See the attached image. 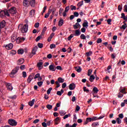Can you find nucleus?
I'll return each mask as SVG.
<instances>
[{
    "label": "nucleus",
    "mask_w": 127,
    "mask_h": 127,
    "mask_svg": "<svg viewBox=\"0 0 127 127\" xmlns=\"http://www.w3.org/2000/svg\"><path fill=\"white\" fill-rule=\"evenodd\" d=\"M70 9H71V10H76V7L71 5H70Z\"/></svg>",
    "instance_id": "49530a36"
},
{
    "label": "nucleus",
    "mask_w": 127,
    "mask_h": 127,
    "mask_svg": "<svg viewBox=\"0 0 127 127\" xmlns=\"http://www.w3.org/2000/svg\"><path fill=\"white\" fill-rule=\"evenodd\" d=\"M92 72H93V70L89 69L88 72V76H91L92 75Z\"/></svg>",
    "instance_id": "4c0bfd02"
},
{
    "label": "nucleus",
    "mask_w": 127,
    "mask_h": 127,
    "mask_svg": "<svg viewBox=\"0 0 127 127\" xmlns=\"http://www.w3.org/2000/svg\"><path fill=\"white\" fill-rule=\"evenodd\" d=\"M12 47H13V45H12V44L11 43H10L5 46L6 49H7L8 50H10V49H12Z\"/></svg>",
    "instance_id": "9b49d317"
},
{
    "label": "nucleus",
    "mask_w": 127,
    "mask_h": 127,
    "mask_svg": "<svg viewBox=\"0 0 127 127\" xmlns=\"http://www.w3.org/2000/svg\"><path fill=\"white\" fill-rule=\"evenodd\" d=\"M42 125L44 127H47V124H46L45 122L42 123Z\"/></svg>",
    "instance_id": "680f3d73"
},
{
    "label": "nucleus",
    "mask_w": 127,
    "mask_h": 127,
    "mask_svg": "<svg viewBox=\"0 0 127 127\" xmlns=\"http://www.w3.org/2000/svg\"><path fill=\"white\" fill-rule=\"evenodd\" d=\"M38 46L39 48H42L43 47V44L39 43L38 44Z\"/></svg>",
    "instance_id": "a18cd8bd"
},
{
    "label": "nucleus",
    "mask_w": 127,
    "mask_h": 127,
    "mask_svg": "<svg viewBox=\"0 0 127 127\" xmlns=\"http://www.w3.org/2000/svg\"><path fill=\"white\" fill-rule=\"evenodd\" d=\"M10 99H12V100L14 99H16V95H14V96H11L9 97Z\"/></svg>",
    "instance_id": "052dcab7"
},
{
    "label": "nucleus",
    "mask_w": 127,
    "mask_h": 127,
    "mask_svg": "<svg viewBox=\"0 0 127 127\" xmlns=\"http://www.w3.org/2000/svg\"><path fill=\"white\" fill-rule=\"evenodd\" d=\"M75 88L76 85L74 83H71L69 85V90H74Z\"/></svg>",
    "instance_id": "6e6552de"
},
{
    "label": "nucleus",
    "mask_w": 127,
    "mask_h": 127,
    "mask_svg": "<svg viewBox=\"0 0 127 127\" xmlns=\"http://www.w3.org/2000/svg\"><path fill=\"white\" fill-rule=\"evenodd\" d=\"M20 69H21V70H24V69H25V65H21L20 67Z\"/></svg>",
    "instance_id": "5fc2aeb1"
},
{
    "label": "nucleus",
    "mask_w": 127,
    "mask_h": 127,
    "mask_svg": "<svg viewBox=\"0 0 127 127\" xmlns=\"http://www.w3.org/2000/svg\"><path fill=\"white\" fill-rule=\"evenodd\" d=\"M41 38H42V35L41 34L40 36H39L36 38V42H37V41H39V40H40V39H41Z\"/></svg>",
    "instance_id": "2f4dec72"
},
{
    "label": "nucleus",
    "mask_w": 127,
    "mask_h": 127,
    "mask_svg": "<svg viewBox=\"0 0 127 127\" xmlns=\"http://www.w3.org/2000/svg\"><path fill=\"white\" fill-rule=\"evenodd\" d=\"M92 122H94V121H97L98 120V117H94L92 118Z\"/></svg>",
    "instance_id": "0e129e2a"
},
{
    "label": "nucleus",
    "mask_w": 127,
    "mask_h": 127,
    "mask_svg": "<svg viewBox=\"0 0 127 127\" xmlns=\"http://www.w3.org/2000/svg\"><path fill=\"white\" fill-rule=\"evenodd\" d=\"M111 22H112V19H108L107 20L108 24H109L110 25H111V24H112V23Z\"/></svg>",
    "instance_id": "864d4df0"
},
{
    "label": "nucleus",
    "mask_w": 127,
    "mask_h": 127,
    "mask_svg": "<svg viewBox=\"0 0 127 127\" xmlns=\"http://www.w3.org/2000/svg\"><path fill=\"white\" fill-rule=\"evenodd\" d=\"M17 63L18 65H21V64H23V63H24V59H20L17 62Z\"/></svg>",
    "instance_id": "f8f14e48"
},
{
    "label": "nucleus",
    "mask_w": 127,
    "mask_h": 127,
    "mask_svg": "<svg viewBox=\"0 0 127 127\" xmlns=\"http://www.w3.org/2000/svg\"><path fill=\"white\" fill-rule=\"evenodd\" d=\"M33 79V75H30L27 80V83L29 84L32 81V79Z\"/></svg>",
    "instance_id": "2eb2a0df"
},
{
    "label": "nucleus",
    "mask_w": 127,
    "mask_h": 127,
    "mask_svg": "<svg viewBox=\"0 0 127 127\" xmlns=\"http://www.w3.org/2000/svg\"><path fill=\"white\" fill-rule=\"evenodd\" d=\"M11 40L12 42H14V41H16L17 43H19V42H21L20 41V38L18 37L17 39L16 38V36L14 35H12L11 37Z\"/></svg>",
    "instance_id": "20e7f679"
},
{
    "label": "nucleus",
    "mask_w": 127,
    "mask_h": 127,
    "mask_svg": "<svg viewBox=\"0 0 127 127\" xmlns=\"http://www.w3.org/2000/svg\"><path fill=\"white\" fill-rule=\"evenodd\" d=\"M58 81L59 83H64V79L62 78V77H59L58 78Z\"/></svg>",
    "instance_id": "bb28decb"
},
{
    "label": "nucleus",
    "mask_w": 127,
    "mask_h": 127,
    "mask_svg": "<svg viewBox=\"0 0 127 127\" xmlns=\"http://www.w3.org/2000/svg\"><path fill=\"white\" fill-rule=\"evenodd\" d=\"M6 87L8 91H11L12 90V86H11V84L10 83H7Z\"/></svg>",
    "instance_id": "9d476101"
},
{
    "label": "nucleus",
    "mask_w": 127,
    "mask_h": 127,
    "mask_svg": "<svg viewBox=\"0 0 127 127\" xmlns=\"http://www.w3.org/2000/svg\"><path fill=\"white\" fill-rule=\"evenodd\" d=\"M49 69L50 71H52L53 72H54L56 70V68H55V66H54V64H53L49 66Z\"/></svg>",
    "instance_id": "0eeeda50"
},
{
    "label": "nucleus",
    "mask_w": 127,
    "mask_h": 127,
    "mask_svg": "<svg viewBox=\"0 0 127 127\" xmlns=\"http://www.w3.org/2000/svg\"><path fill=\"white\" fill-rule=\"evenodd\" d=\"M98 126H99V123L98 122H94L92 124L93 127H98Z\"/></svg>",
    "instance_id": "7c9ffc66"
},
{
    "label": "nucleus",
    "mask_w": 127,
    "mask_h": 127,
    "mask_svg": "<svg viewBox=\"0 0 127 127\" xmlns=\"http://www.w3.org/2000/svg\"><path fill=\"white\" fill-rule=\"evenodd\" d=\"M29 4H31V6L34 7L35 6V0H31L29 1Z\"/></svg>",
    "instance_id": "aec40b11"
},
{
    "label": "nucleus",
    "mask_w": 127,
    "mask_h": 127,
    "mask_svg": "<svg viewBox=\"0 0 127 127\" xmlns=\"http://www.w3.org/2000/svg\"><path fill=\"white\" fill-rule=\"evenodd\" d=\"M35 13V10L32 9L30 11V14L31 16H33Z\"/></svg>",
    "instance_id": "cd10ccee"
},
{
    "label": "nucleus",
    "mask_w": 127,
    "mask_h": 127,
    "mask_svg": "<svg viewBox=\"0 0 127 127\" xmlns=\"http://www.w3.org/2000/svg\"><path fill=\"white\" fill-rule=\"evenodd\" d=\"M40 77V73H37L34 78V79H37V78H39Z\"/></svg>",
    "instance_id": "de8ad7c7"
},
{
    "label": "nucleus",
    "mask_w": 127,
    "mask_h": 127,
    "mask_svg": "<svg viewBox=\"0 0 127 127\" xmlns=\"http://www.w3.org/2000/svg\"><path fill=\"white\" fill-rule=\"evenodd\" d=\"M55 11H56V8H54L52 10V15H54V14H55Z\"/></svg>",
    "instance_id": "13d9d810"
},
{
    "label": "nucleus",
    "mask_w": 127,
    "mask_h": 127,
    "mask_svg": "<svg viewBox=\"0 0 127 127\" xmlns=\"http://www.w3.org/2000/svg\"><path fill=\"white\" fill-rule=\"evenodd\" d=\"M81 34V32H80V30H75V36H79Z\"/></svg>",
    "instance_id": "4be33fe9"
},
{
    "label": "nucleus",
    "mask_w": 127,
    "mask_h": 127,
    "mask_svg": "<svg viewBox=\"0 0 127 127\" xmlns=\"http://www.w3.org/2000/svg\"><path fill=\"white\" fill-rule=\"evenodd\" d=\"M124 11H125V12H127V5H125L124 7Z\"/></svg>",
    "instance_id": "69168bd1"
},
{
    "label": "nucleus",
    "mask_w": 127,
    "mask_h": 127,
    "mask_svg": "<svg viewBox=\"0 0 127 127\" xmlns=\"http://www.w3.org/2000/svg\"><path fill=\"white\" fill-rule=\"evenodd\" d=\"M29 1L27 0H24L23 1V5H24V6H28V5H29Z\"/></svg>",
    "instance_id": "4468645a"
},
{
    "label": "nucleus",
    "mask_w": 127,
    "mask_h": 127,
    "mask_svg": "<svg viewBox=\"0 0 127 127\" xmlns=\"http://www.w3.org/2000/svg\"><path fill=\"white\" fill-rule=\"evenodd\" d=\"M92 54H93V52H92V51H89V52L86 53V55L88 57L91 56Z\"/></svg>",
    "instance_id": "f704fd0d"
},
{
    "label": "nucleus",
    "mask_w": 127,
    "mask_h": 127,
    "mask_svg": "<svg viewBox=\"0 0 127 127\" xmlns=\"http://www.w3.org/2000/svg\"><path fill=\"white\" fill-rule=\"evenodd\" d=\"M119 91H120V93H122V94H126L125 88H124L122 89V87H121L120 89H119Z\"/></svg>",
    "instance_id": "a878e982"
},
{
    "label": "nucleus",
    "mask_w": 127,
    "mask_h": 127,
    "mask_svg": "<svg viewBox=\"0 0 127 127\" xmlns=\"http://www.w3.org/2000/svg\"><path fill=\"white\" fill-rule=\"evenodd\" d=\"M73 14H74V16H75L76 17H78V16H79V13H78V12H74Z\"/></svg>",
    "instance_id": "4d7b16f0"
},
{
    "label": "nucleus",
    "mask_w": 127,
    "mask_h": 127,
    "mask_svg": "<svg viewBox=\"0 0 127 127\" xmlns=\"http://www.w3.org/2000/svg\"><path fill=\"white\" fill-rule=\"evenodd\" d=\"M43 84V82L42 81H39L37 82V85L39 86V87H41L42 85Z\"/></svg>",
    "instance_id": "37998d69"
},
{
    "label": "nucleus",
    "mask_w": 127,
    "mask_h": 127,
    "mask_svg": "<svg viewBox=\"0 0 127 127\" xmlns=\"http://www.w3.org/2000/svg\"><path fill=\"white\" fill-rule=\"evenodd\" d=\"M64 22V21L63 20V19H61L59 21V26H62V25H63Z\"/></svg>",
    "instance_id": "b1692460"
},
{
    "label": "nucleus",
    "mask_w": 127,
    "mask_h": 127,
    "mask_svg": "<svg viewBox=\"0 0 127 127\" xmlns=\"http://www.w3.org/2000/svg\"><path fill=\"white\" fill-rule=\"evenodd\" d=\"M60 114L61 115V116H64L66 115V113H65V111L62 110L60 111Z\"/></svg>",
    "instance_id": "72a5a7b5"
},
{
    "label": "nucleus",
    "mask_w": 127,
    "mask_h": 127,
    "mask_svg": "<svg viewBox=\"0 0 127 127\" xmlns=\"http://www.w3.org/2000/svg\"><path fill=\"white\" fill-rule=\"evenodd\" d=\"M34 102H35V99H33L31 101L29 102V105L30 107H32L34 105Z\"/></svg>",
    "instance_id": "5701e85b"
},
{
    "label": "nucleus",
    "mask_w": 127,
    "mask_h": 127,
    "mask_svg": "<svg viewBox=\"0 0 127 127\" xmlns=\"http://www.w3.org/2000/svg\"><path fill=\"white\" fill-rule=\"evenodd\" d=\"M43 63L40 62L38 63L37 64V67H38L39 70H41L43 68Z\"/></svg>",
    "instance_id": "1a4fd4ad"
},
{
    "label": "nucleus",
    "mask_w": 127,
    "mask_h": 127,
    "mask_svg": "<svg viewBox=\"0 0 127 127\" xmlns=\"http://www.w3.org/2000/svg\"><path fill=\"white\" fill-rule=\"evenodd\" d=\"M47 30V28L46 27H44L43 29L42 32L41 33V35H44V33H45V31Z\"/></svg>",
    "instance_id": "c756f323"
},
{
    "label": "nucleus",
    "mask_w": 127,
    "mask_h": 127,
    "mask_svg": "<svg viewBox=\"0 0 127 127\" xmlns=\"http://www.w3.org/2000/svg\"><path fill=\"white\" fill-rule=\"evenodd\" d=\"M9 13L8 10L5 9L0 11V17H6V16H9Z\"/></svg>",
    "instance_id": "f03ea898"
},
{
    "label": "nucleus",
    "mask_w": 127,
    "mask_h": 127,
    "mask_svg": "<svg viewBox=\"0 0 127 127\" xmlns=\"http://www.w3.org/2000/svg\"><path fill=\"white\" fill-rule=\"evenodd\" d=\"M38 49V47L37 46H35L33 48L32 53L33 54V55H35L36 54V52L37 51V50Z\"/></svg>",
    "instance_id": "ddd939ff"
},
{
    "label": "nucleus",
    "mask_w": 127,
    "mask_h": 127,
    "mask_svg": "<svg viewBox=\"0 0 127 127\" xmlns=\"http://www.w3.org/2000/svg\"><path fill=\"white\" fill-rule=\"evenodd\" d=\"M80 26V25L79 23H76L75 24L73 25V28L74 29H78Z\"/></svg>",
    "instance_id": "f3484780"
},
{
    "label": "nucleus",
    "mask_w": 127,
    "mask_h": 127,
    "mask_svg": "<svg viewBox=\"0 0 127 127\" xmlns=\"http://www.w3.org/2000/svg\"><path fill=\"white\" fill-rule=\"evenodd\" d=\"M80 38H81V39L85 40V39H86V36H85V35H84V34H82L80 35Z\"/></svg>",
    "instance_id": "58836bf2"
},
{
    "label": "nucleus",
    "mask_w": 127,
    "mask_h": 127,
    "mask_svg": "<svg viewBox=\"0 0 127 127\" xmlns=\"http://www.w3.org/2000/svg\"><path fill=\"white\" fill-rule=\"evenodd\" d=\"M57 95H58V96H62V92H61V91H58L57 92Z\"/></svg>",
    "instance_id": "e2e57ef3"
},
{
    "label": "nucleus",
    "mask_w": 127,
    "mask_h": 127,
    "mask_svg": "<svg viewBox=\"0 0 127 127\" xmlns=\"http://www.w3.org/2000/svg\"><path fill=\"white\" fill-rule=\"evenodd\" d=\"M72 37H74V34H71L70 36L67 38L68 40L70 41L72 39Z\"/></svg>",
    "instance_id": "e433bc0d"
},
{
    "label": "nucleus",
    "mask_w": 127,
    "mask_h": 127,
    "mask_svg": "<svg viewBox=\"0 0 127 127\" xmlns=\"http://www.w3.org/2000/svg\"><path fill=\"white\" fill-rule=\"evenodd\" d=\"M88 24V21H87V20H84V22L82 24V26L83 27H86L87 28V27L89 26Z\"/></svg>",
    "instance_id": "a211bd4d"
},
{
    "label": "nucleus",
    "mask_w": 127,
    "mask_h": 127,
    "mask_svg": "<svg viewBox=\"0 0 127 127\" xmlns=\"http://www.w3.org/2000/svg\"><path fill=\"white\" fill-rule=\"evenodd\" d=\"M116 122H117V124H118V125H120V124H122V120L120 118H117L116 119Z\"/></svg>",
    "instance_id": "c85d7f7f"
},
{
    "label": "nucleus",
    "mask_w": 127,
    "mask_h": 127,
    "mask_svg": "<svg viewBox=\"0 0 127 127\" xmlns=\"http://www.w3.org/2000/svg\"><path fill=\"white\" fill-rule=\"evenodd\" d=\"M56 84L57 85L56 88H59V87H60V83H59V81H56Z\"/></svg>",
    "instance_id": "6e6d98bb"
},
{
    "label": "nucleus",
    "mask_w": 127,
    "mask_h": 127,
    "mask_svg": "<svg viewBox=\"0 0 127 127\" xmlns=\"http://www.w3.org/2000/svg\"><path fill=\"white\" fill-rule=\"evenodd\" d=\"M51 91H52V87H50L49 88V90H47V93L48 95H49L50 93H51Z\"/></svg>",
    "instance_id": "79ce46f5"
},
{
    "label": "nucleus",
    "mask_w": 127,
    "mask_h": 127,
    "mask_svg": "<svg viewBox=\"0 0 127 127\" xmlns=\"http://www.w3.org/2000/svg\"><path fill=\"white\" fill-rule=\"evenodd\" d=\"M94 80H95V76H94V75H90L89 77V81L92 82H94Z\"/></svg>",
    "instance_id": "412c9836"
},
{
    "label": "nucleus",
    "mask_w": 127,
    "mask_h": 127,
    "mask_svg": "<svg viewBox=\"0 0 127 127\" xmlns=\"http://www.w3.org/2000/svg\"><path fill=\"white\" fill-rule=\"evenodd\" d=\"M24 51H23V49H20L18 50V54H23Z\"/></svg>",
    "instance_id": "473e14b6"
},
{
    "label": "nucleus",
    "mask_w": 127,
    "mask_h": 127,
    "mask_svg": "<svg viewBox=\"0 0 127 127\" xmlns=\"http://www.w3.org/2000/svg\"><path fill=\"white\" fill-rule=\"evenodd\" d=\"M47 108L48 109V110H52V105L48 104L47 105Z\"/></svg>",
    "instance_id": "c03bdc74"
},
{
    "label": "nucleus",
    "mask_w": 127,
    "mask_h": 127,
    "mask_svg": "<svg viewBox=\"0 0 127 127\" xmlns=\"http://www.w3.org/2000/svg\"><path fill=\"white\" fill-rule=\"evenodd\" d=\"M56 47V45L54 44H52L50 46V48H51V49H53V48H55Z\"/></svg>",
    "instance_id": "c9c22d12"
},
{
    "label": "nucleus",
    "mask_w": 127,
    "mask_h": 127,
    "mask_svg": "<svg viewBox=\"0 0 127 127\" xmlns=\"http://www.w3.org/2000/svg\"><path fill=\"white\" fill-rule=\"evenodd\" d=\"M93 94H98V92H99V89L98 88L94 87L93 89Z\"/></svg>",
    "instance_id": "6ab92c4d"
},
{
    "label": "nucleus",
    "mask_w": 127,
    "mask_h": 127,
    "mask_svg": "<svg viewBox=\"0 0 127 127\" xmlns=\"http://www.w3.org/2000/svg\"><path fill=\"white\" fill-rule=\"evenodd\" d=\"M60 120V118L59 117H57L56 118L55 120H54V122H59V120Z\"/></svg>",
    "instance_id": "774afa93"
},
{
    "label": "nucleus",
    "mask_w": 127,
    "mask_h": 127,
    "mask_svg": "<svg viewBox=\"0 0 127 127\" xmlns=\"http://www.w3.org/2000/svg\"><path fill=\"white\" fill-rule=\"evenodd\" d=\"M66 86H67V84L66 83V82L62 84V88H63V89H65V88H66Z\"/></svg>",
    "instance_id": "603ef678"
},
{
    "label": "nucleus",
    "mask_w": 127,
    "mask_h": 127,
    "mask_svg": "<svg viewBox=\"0 0 127 127\" xmlns=\"http://www.w3.org/2000/svg\"><path fill=\"white\" fill-rule=\"evenodd\" d=\"M19 27H21L20 30L22 33H25L27 32V30H28V25L27 24H25L23 26V24H20L19 25L18 28H19Z\"/></svg>",
    "instance_id": "f257e3e1"
},
{
    "label": "nucleus",
    "mask_w": 127,
    "mask_h": 127,
    "mask_svg": "<svg viewBox=\"0 0 127 127\" xmlns=\"http://www.w3.org/2000/svg\"><path fill=\"white\" fill-rule=\"evenodd\" d=\"M8 123L10 126H12V127H15V126L17 125V122H16L15 120L12 119L9 120Z\"/></svg>",
    "instance_id": "423d86ee"
},
{
    "label": "nucleus",
    "mask_w": 127,
    "mask_h": 127,
    "mask_svg": "<svg viewBox=\"0 0 127 127\" xmlns=\"http://www.w3.org/2000/svg\"><path fill=\"white\" fill-rule=\"evenodd\" d=\"M118 117L119 119H124V114L123 113H121L119 115Z\"/></svg>",
    "instance_id": "8fccbe9b"
},
{
    "label": "nucleus",
    "mask_w": 127,
    "mask_h": 127,
    "mask_svg": "<svg viewBox=\"0 0 127 127\" xmlns=\"http://www.w3.org/2000/svg\"><path fill=\"white\" fill-rule=\"evenodd\" d=\"M7 10L8 13H11V14H15L16 13V8L15 7H12L10 9Z\"/></svg>",
    "instance_id": "39448f33"
},
{
    "label": "nucleus",
    "mask_w": 127,
    "mask_h": 127,
    "mask_svg": "<svg viewBox=\"0 0 127 127\" xmlns=\"http://www.w3.org/2000/svg\"><path fill=\"white\" fill-rule=\"evenodd\" d=\"M126 21H124L123 23H124V25H122V26L120 28L121 29H126L127 28V23H125Z\"/></svg>",
    "instance_id": "393cba45"
},
{
    "label": "nucleus",
    "mask_w": 127,
    "mask_h": 127,
    "mask_svg": "<svg viewBox=\"0 0 127 127\" xmlns=\"http://www.w3.org/2000/svg\"><path fill=\"white\" fill-rule=\"evenodd\" d=\"M68 117H71V114H67V115H65L63 119H64V120H65V119H67Z\"/></svg>",
    "instance_id": "a19ab883"
},
{
    "label": "nucleus",
    "mask_w": 127,
    "mask_h": 127,
    "mask_svg": "<svg viewBox=\"0 0 127 127\" xmlns=\"http://www.w3.org/2000/svg\"><path fill=\"white\" fill-rule=\"evenodd\" d=\"M18 70H19V66H16L12 70L11 72L10 73L11 78H13L14 77V75L17 73Z\"/></svg>",
    "instance_id": "7ed1b4c3"
},
{
    "label": "nucleus",
    "mask_w": 127,
    "mask_h": 127,
    "mask_svg": "<svg viewBox=\"0 0 127 127\" xmlns=\"http://www.w3.org/2000/svg\"><path fill=\"white\" fill-rule=\"evenodd\" d=\"M97 43H101L102 42V39L99 38L97 39Z\"/></svg>",
    "instance_id": "338daca9"
},
{
    "label": "nucleus",
    "mask_w": 127,
    "mask_h": 127,
    "mask_svg": "<svg viewBox=\"0 0 127 127\" xmlns=\"http://www.w3.org/2000/svg\"><path fill=\"white\" fill-rule=\"evenodd\" d=\"M74 69L75 71H77L78 73H80L82 71V68L81 66H75Z\"/></svg>",
    "instance_id": "dca6fc26"
},
{
    "label": "nucleus",
    "mask_w": 127,
    "mask_h": 127,
    "mask_svg": "<svg viewBox=\"0 0 127 127\" xmlns=\"http://www.w3.org/2000/svg\"><path fill=\"white\" fill-rule=\"evenodd\" d=\"M69 9H70V6H67L65 7L64 11H65L66 12H67V11H69Z\"/></svg>",
    "instance_id": "09e8293b"
},
{
    "label": "nucleus",
    "mask_w": 127,
    "mask_h": 127,
    "mask_svg": "<svg viewBox=\"0 0 127 127\" xmlns=\"http://www.w3.org/2000/svg\"><path fill=\"white\" fill-rule=\"evenodd\" d=\"M22 75H23V78H25V77H26V76H27L26 72L23 71V72H22Z\"/></svg>",
    "instance_id": "bf43d9fd"
},
{
    "label": "nucleus",
    "mask_w": 127,
    "mask_h": 127,
    "mask_svg": "<svg viewBox=\"0 0 127 127\" xmlns=\"http://www.w3.org/2000/svg\"><path fill=\"white\" fill-rule=\"evenodd\" d=\"M122 9H123V6L119 5L118 6V10H119V11H122Z\"/></svg>",
    "instance_id": "3c124183"
},
{
    "label": "nucleus",
    "mask_w": 127,
    "mask_h": 127,
    "mask_svg": "<svg viewBox=\"0 0 127 127\" xmlns=\"http://www.w3.org/2000/svg\"><path fill=\"white\" fill-rule=\"evenodd\" d=\"M83 4H84L83 1H81L77 4V5H78V6H79V7H80L82 6V5H83Z\"/></svg>",
    "instance_id": "ea45409f"
}]
</instances>
